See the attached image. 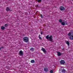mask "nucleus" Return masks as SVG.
<instances>
[{
  "mask_svg": "<svg viewBox=\"0 0 73 73\" xmlns=\"http://www.w3.org/2000/svg\"><path fill=\"white\" fill-rule=\"evenodd\" d=\"M46 38L48 40L50 41L53 42V39L52 38V35H51L49 37V35H48L46 37Z\"/></svg>",
  "mask_w": 73,
  "mask_h": 73,
  "instance_id": "f257e3e1",
  "label": "nucleus"
},
{
  "mask_svg": "<svg viewBox=\"0 0 73 73\" xmlns=\"http://www.w3.org/2000/svg\"><path fill=\"white\" fill-rule=\"evenodd\" d=\"M23 40L25 42H28L29 41V38L27 37H25L23 38Z\"/></svg>",
  "mask_w": 73,
  "mask_h": 73,
  "instance_id": "f03ea898",
  "label": "nucleus"
},
{
  "mask_svg": "<svg viewBox=\"0 0 73 73\" xmlns=\"http://www.w3.org/2000/svg\"><path fill=\"white\" fill-rule=\"evenodd\" d=\"M68 36H70V40H73V35L71 34L70 33H68Z\"/></svg>",
  "mask_w": 73,
  "mask_h": 73,
  "instance_id": "7ed1b4c3",
  "label": "nucleus"
},
{
  "mask_svg": "<svg viewBox=\"0 0 73 73\" xmlns=\"http://www.w3.org/2000/svg\"><path fill=\"white\" fill-rule=\"evenodd\" d=\"M19 55H20V56H23V51L22 50H20L19 51Z\"/></svg>",
  "mask_w": 73,
  "mask_h": 73,
  "instance_id": "20e7f679",
  "label": "nucleus"
},
{
  "mask_svg": "<svg viewBox=\"0 0 73 73\" xmlns=\"http://www.w3.org/2000/svg\"><path fill=\"white\" fill-rule=\"evenodd\" d=\"M60 9L62 11H63L65 10V8L63 6H61L60 7Z\"/></svg>",
  "mask_w": 73,
  "mask_h": 73,
  "instance_id": "39448f33",
  "label": "nucleus"
},
{
  "mask_svg": "<svg viewBox=\"0 0 73 73\" xmlns=\"http://www.w3.org/2000/svg\"><path fill=\"white\" fill-rule=\"evenodd\" d=\"M65 63V62L64 60H62L61 61H60V64H62V65L64 64Z\"/></svg>",
  "mask_w": 73,
  "mask_h": 73,
  "instance_id": "423d86ee",
  "label": "nucleus"
},
{
  "mask_svg": "<svg viewBox=\"0 0 73 73\" xmlns=\"http://www.w3.org/2000/svg\"><path fill=\"white\" fill-rule=\"evenodd\" d=\"M57 53H58L57 55L58 57H59V56H60L61 55H62V53L60 52H57Z\"/></svg>",
  "mask_w": 73,
  "mask_h": 73,
  "instance_id": "0eeeda50",
  "label": "nucleus"
},
{
  "mask_svg": "<svg viewBox=\"0 0 73 73\" xmlns=\"http://www.w3.org/2000/svg\"><path fill=\"white\" fill-rule=\"evenodd\" d=\"M41 50L44 53H46V51L45 50V48H43V47L42 48Z\"/></svg>",
  "mask_w": 73,
  "mask_h": 73,
  "instance_id": "6e6552de",
  "label": "nucleus"
},
{
  "mask_svg": "<svg viewBox=\"0 0 73 73\" xmlns=\"http://www.w3.org/2000/svg\"><path fill=\"white\" fill-rule=\"evenodd\" d=\"M6 10L7 11H11V9H10L8 7H7Z\"/></svg>",
  "mask_w": 73,
  "mask_h": 73,
  "instance_id": "1a4fd4ad",
  "label": "nucleus"
},
{
  "mask_svg": "<svg viewBox=\"0 0 73 73\" xmlns=\"http://www.w3.org/2000/svg\"><path fill=\"white\" fill-rule=\"evenodd\" d=\"M44 70L45 72H48V69L47 68H44Z\"/></svg>",
  "mask_w": 73,
  "mask_h": 73,
  "instance_id": "9d476101",
  "label": "nucleus"
},
{
  "mask_svg": "<svg viewBox=\"0 0 73 73\" xmlns=\"http://www.w3.org/2000/svg\"><path fill=\"white\" fill-rule=\"evenodd\" d=\"M62 73H65V72H66V70H65L64 69H62Z\"/></svg>",
  "mask_w": 73,
  "mask_h": 73,
  "instance_id": "9b49d317",
  "label": "nucleus"
},
{
  "mask_svg": "<svg viewBox=\"0 0 73 73\" xmlns=\"http://www.w3.org/2000/svg\"><path fill=\"white\" fill-rule=\"evenodd\" d=\"M66 44H67L68 46H69L70 43H69V41H67V42H66Z\"/></svg>",
  "mask_w": 73,
  "mask_h": 73,
  "instance_id": "f8f14e48",
  "label": "nucleus"
},
{
  "mask_svg": "<svg viewBox=\"0 0 73 73\" xmlns=\"http://www.w3.org/2000/svg\"><path fill=\"white\" fill-rule=\"evenodd\" d=\"M5 29V27L4 26H2L1 27V29L2 30H4Z\"/></svg>",
  "mask_w": 73,
  "mask_h": 73,
  "instance_id": "ddd939ff",
  "label": "nucleus"
},
{
  "mask_svg": "<svg viewBox=\"0 0 73 73\" xmlns=\"http://www.w3.org/2000/svg\"><path fill=\"white\" fill-rule=\"evenodd\" d=\"M59 23H62V20L61 19H60L59 20Z\"/></svg>",
  "mask_w": 73,
  "mask_h": 73,
  "instance_id": "4468645a",
  "label": "nucleus"
},
{
  "mask_svg": "<svg viewBox=\"0 0 73 73\" xmlns=\"http://www.w3.org/2000/svg\"><path fill=\"white\" fill-rule=\"evenodd\" d=\"M61 25H65V23L64 22H62Z\"/></svg>",
  "mask_w": 73,
  "mask_h": 73,
  "instance_id": "2eb2a0df",
  "label": "nucleus"
},
{
  "mask_svg": "<svg viewBox=\"0 0 73 73\" xmlns=\"http://www.w3.org/2000/svg\"><path fill=\"white\" fill-rule=\"evenodd\" d=\"M35 61L34 60H32L31 61V63H35Z\"/></svg>",
  "mask_w": 73,
  "mask_h": 73,
  "instance_id": "dca6fc26",
  "label": "nucleus"
},
{
  "mask_svg": "<svg viewBox=\"0 0 73 73\" xmlns=\"http://www.w3.org/2000/svg\"><path fill=\"white\" fill-rule=\"evenodd\" d=\"M38 37L40 40H42V38L40 37V35H39Z\"/></svg>",
  "mask_w": 73,
  "mask_h": 73,
  "instance_id": "f3484780",
  "label": "nucleus"
},
{
  "mask_svg": "<svg viewBox=\"0 0 73 73\" xmlns=\"http://www.w3.org/2000/svg\"><path fill=\"white\" fill-rule=\"evenodd\" d=\"M30 50L32 51H33L34 50V48H31L30 49Z\"/></svg>",
  "mask_w": 73,
  "mask_h": 73,
  "instance_id": "a211bd4d",
  "label": "nucleus"
},
{
  "mask_svg": "<svg viewBox=\"0 0 73 73\" xmlns=\"http://www.w3.org/2000/svg\"><path fill=\"white\" fill-rule=\"evenodd\" d=\"M69 33H71V35H72L71 34H73V30L71 31V32Z\"/></svg>",
  "mask_w": 73,
  "mask_h": 73,
  "instance_id": "6ab92c4d",
  "label": "nucleus"
},
{
  "mask_svg": "<svg viewBox=\"0 0 73 73\" xmlns=\"http://www.w3.org/2000/svg\"><path fill=\"white\" fill-rule=\"evenodd\" d=\"M8 24H5V27H8Z\"/></svg>",
  "mask_w": 73,
  "mask_h": 73,
  "instance_id": "aec40b11",
  "label": "nucleus"
},
{
  "mask_svg": "<svg viewBox=\"0 0 73 73\" xmlns=\"http://www.w3.org/2000/svg\"><path fill=\"white\" fill-rule=\"evenodd\" d=\"M37 1H38V3H39V2H41V0H37Z\"/></svg>",
  "mask_w": 73,
  "mask_h": 73,
  "instance_id": "412c9836",
  "label": "nucleus"
},
{
  "mask_svg": "<svg viewBox=\"0 0 73 73\" xmlns=\"http://www.w3.org/2000/svg\"><path fill=\"white\" fill-rule=\"evenodd\" d=\"M53 72V70H51L50 71V73H52Z\"/></svg>",
  "mask_w": 73,
  "mask_h": 73,
  "instance_id": "4be33fe9",
  "label": "nucleus"
},
{
  "mask_svg": "<svg viewBox=\"0 0 73 73\" xmlns=\"http://www.w3.org/2000/svg\"><path fill=\"white\" fill-rule=\"evenodd\" d=\"M40 7L38 5H36V7H37L38 8H40Z\"/></svg>",
  "mask_w": 73,
  "mask_h": 73,
  "instance_id": "5701e85b",
  "label": "nucleus"
},
{
  "mask_svg": "<svg viewBox=\"0 0 73 73\" xmlns=\"http://www.w3.org/2000/svg\"><path fill=\"white\" fill-rule=\"evenodd\" d=\"M40 34H41V35H42V34H43V33H42V32L41 31L40 32Z\"/></svg>",
  "mask_w": 73,
  "mask_h": 73,
  "instance_id": "b1692460",
  "label": "nucleus"
},
{
  "mask_svg": "<svg viewBox=\"0 0 73 73\" xmlns=\"http://www.w3.org/2000/svg\"><path fill=\"white\" fill-rule=\"evenodd\" d=\"M41 18H43V17L42 16V15H41Z\"/></svg>",
  "mask_w": 73,
  "mask_h": 73,
  "instance_id": "393cba45",
  "label": "nucleus"
},
{
  "mask_svg": "<svg viewBox=\"0 0 73 73\" xmlns=\"http://www.w3.org/2000/svg\"><path fill=\"white\" fill-rule=\"evenodd\" d=\"M1 48L2 49H3V48H4V47L2 46V47H1Z\"/></svg>",
  "mask_w": 73,
  "mask_h": 73,
  "instance_id": "a878e982",
  "label": "nucleus"
},
{
  "mask_svg": "<svg viewBox=\"0 0 73 73\" xmlns=\"http://www.w3.org/2000/svg\"><path fill=\"white\" fill-rule=\"evenodd\" d=\"M62 50H63V51L64 50V48H62Z\"/></svg>",
  "mask_w": 73,
  "mask_h": 73,
  "instance_id": "bb28decb",
  "label": "nucleus"
},
{
  "mask_svg": "<svg viewBox=\"0 0 73 73\" xmlns=\"http://www.w3.org/2000/svg\"><path fill=\"white\" fill-rule=\"evenodd\" d=\"M66 25H68V23H66Z\"/></svg>",
  "mask_w": 73,
  "mask_h": 73,
  "instance_id": "cd10ccee",
  "label": "nucleus"
},
{
  "mask_svg": "<svg viewBox=\"0 0 73 73\" xmlns=\"http://www.w3.org/2000/svg\"><path fill=\"white\" fill-rule=\"evenodd\" d=\"M1 48L0 47V50H1Z\"/></svg>",
  "mask_w": 73,
  "mask_h": 73,
  "instance_id": "c85d7f7f",
  "label": "nucleus"
},
{
  "mask_svg": "<svg viewBox=\"0 0 73 73\" xmlns=\"http://www.w3.org/2000/svg\"><path fill=\"white\" fill-rule=\"evenodd\" d=\"M61 70H59V71H61Z\"/></svg>",
  "mask_w": 73,
  "mask_h": 73,
  "instance_id": "c756f323",
  "label": "nucleus"
},
{
  "mask_svg": "<svg viewBox=\"0 0 73 73\" xmlns=\"http://www.w3.org/2000/svg\"><path fill=\"white\" fill-rule=\"evenodd\" d=\"M72 0V1H73V0Z\"/></svg>",
  "mask_w": 73,
  "mask_h": 73,
  "instance_id": "7c9ffc66",
  "label": "nucleus"
}]
</instances>
